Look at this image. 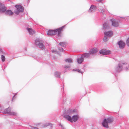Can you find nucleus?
<instances>
[{
  "instance_id": "nucleus-37",
  "label": "nucleus",
  "mask_w": 129,
  "mask_h": 129,
  "mask_svg": "<svg viewBox=\"0 0 129 129\" xmlns=\"http://www.w3.org/2000/svg\"><path fill=\"white\" fill-rule=\"evenodd\" d=\"M14 96H15V95H14V96H13V99H13V98H14Z\"/></svg>"
},
{
  "instance_id": "nucleus-10",
  "label": "nucleus",
  "mask_w": 129,
  "mask_h": 129,
  "mask_svg": "<svg viewBox=\"0 0 129 129\" xmlns=\"http://www.w3.org/2000/svg\"><path fill=\"white\" fill-rule=\"evenodd\" d=\"M7 9L4 5L2 3H0V12L4 13Z\"/></svg>"
},
{
  "instance_id": "nucleus-5",
  "label": "nucleus",
  "mask_w": 129,
  "mask_h": 129,
  "mask_svg": "<svg viewBox=\"0 0 129 129\" xmlns=\"http://www.w3.org/2000/svg\"><path fill=\"white\" fill-rule=\"evenodd\" d=\"M16 9L14 11V13L17 15H18L20 12L23 11V7L20 5H16L15 6Z\"/></svg>"
},
{
  "instance_id": "nucleus-30",
  "label": "nucleus",
  "mask_w": 129,
  "mask_h": 129,
  "mask_svg": "<svg viewBox=\"0 0 129 129\" xmlns=\"http://www.w3.org/2000/svg\"><path fill=\"white\" fill-rule=\"evenodd\" d=\"M32 129H38V128L37 127H35L34 126H30Z\"/></svg>"
},
{
  "instance_id": "nucleus-15",
  "label": "nucleus",
  "mask_w": 129,
  "mask_h": 129,
  "mask_svg": "<svg viewBox=\"0 0 129 129\" xmlns=\"http://www.w3.org/2000/svg\"><path fill=\"white\" fill-rule=\"evenodd\" d=\"M26 29L30 35H33L35 34V31L31 28H27Z\"/></svg>"
},
{
  "instance_id": "nucleus-34",
  "label": "nucleus",
  "mask_w": 129,
  "mask_h": 129,
  "mask_svg": "<svg viewBox=\"0 0 129 129\" xmlns=\"http://www.w3.org/2000/svg\"><path fill=\"white\" fill-rule=\"evenodd\" d=\"M102 0H97V1H98L99 2H101L102 1Z\"/></svg>"
},
{
  "instance_id": "nucleus-21",
  "label": "nucleus",
  "mask_w": 129,
  "mask_h": 129,
  "mask_svg": "<svg viewBox=\"0 0 129 129\" xmlns=\"http://www.w3.org/2000/svg\"><path fill=\"white\" fill-rule=\"evenodd\" d=\"M75 112V110H69L67 111V112L68 114H71Z\"/></svg>"
},
{
  "instance_id": "nucleus-29",
  "label": "nucleus",
  "mask_w": 129,
  "mask_h": 129,
  "mask_svg": "<svg viewBox=\"0 0 129 129\" xmlns=\"http://www.w3.org/2000/svg\"><path fill=\"white\" fill-rule=\"evenodd\" d=\"M105 11V10L103 9H101V12L102 14H104Z\"/></svg>"
},
{
  "instance_id": "nucleus-32",
  "label": "nucleus",
  "mask_w": 129,
  "mask_h": 129,
  "mask_svg": "<svg viewBox=\"0 0 129 129\" xmlns=\"http://www.w3.org/2000/svg\"><path fill=\"white\" fill-rule=\"evenodd\" d=\"M75 71H78V72H80V70L78 69H75Z\"/></svg>"
},
{
  "instance_id": "nucleus-4",
  "label": "nucleus",
  "mask_w": 129,
  "mask_h": 129,
  "mask_svg": "<svg viewBox=\"0 0 129 129\" xmlns=\"http://www.w3.org/2000/svg\"><path fill=\"white\" fill-rule=\"evenodd\" d=\"M113 120V119L111 118H109L107 119H105L102 123V124L103 126L106 128H108L109 126L108 124L111 123Z\"/></svg>"
},
{
  "instance_id": "nucleus-22",
  "label": "nucleus",
  "mask_w": 129,
  "mask_h": 129,
  "mask_svg": "<svg viewBox=\"0 0 129 129\" xmlns=\"http://www.w3.org/2000/svg\"><path fill=\"white\" fill-rule=\"evenodd\" d=\"M61 74V73L59 72H56L55 73V76L56 77H59Z\"/></svg>"
},
{
  "instance_id": "nucleus-36",
  "label": "nucleus",
  "mask_w": 129,
  "mask_h": 129,
  "mask_svg": "<svg viewBox=\"0 0 129 129\" xmlns=\"http://www.w3.org/2000/svg\"><path fill=\"white\" fill-rule=\"evenodd\" d=\"M60 125L61 126V127L62 128H63V126H62L61 125Z\"/></svg>"
},
{
  "instance_id": "nucleus-27",
  "label": "nucleus",
  "mask_w": 129,
  "mask_h": 129,
  "mask_svg": "<svg viewBox=\"0 0 129 129\" xmlns=\"http://www.w3.org/2000/svg\"><path fill=\"white\" fill-rule=\"evenodd\" d=\"M70 67V65H66L64 67V68L66 69H69Z\"/></svg>"
},
{
  "instance_id": "nucleus-9",
  "label": "nucleus",
  "mask_w": 129,
  "mask_h": 129,
  "mask_svg": "<svg viewBox=\"0 0 129 129\" xmlns=\"http://www.w3.org/2000/svg\"><path fill=\"white\" fill-rule=\"evenodd\" d=\"M111 22L112 25L114 27H117L119 25L118 22L114 19H112L110 20Z\"/></svg>"
},
{
  "instance_id": "nucleus-24",
  "label": "nucleus",
  "mask_w": 129,
  "mask_h": 129,
  "mask_svg": "<svg viewBox=\"0 0 129 129\" xmlns=\"http://www.w3.org/2000/svg\"><path fill=\"white\" fill-rule=\"evenodd\" d=\"M60 45L62 47H64L66 45V43L65 42H60L59 43Z\"/></svg>"
},
{
  "instance_id": "nucleus-6",
  "label": "nucleus",
  "mask_w": 129,
  "mask_h": 129,
  "mask_svg": "<svg viewBox=\"0 0 129 129\" xmlns=\"http://www.w3.org/2000/svg\"><path fill=\"white\" fill-rule=\"evenodd\" d=\"M3 113L13 116H17L18 115V114L17 113L11 112L10 110V108L9 107L8 108L5 109L3 112Z\"/></svg>"
},
{
  "instance_id": "nucleus-12",
  "label": "nucleus",
  "mask_w": 129,
  "mask_h": 129,
  "mask_svg": "<svg viewBox=\"0 0 129 129\" xmlns=\"http://www.w3.org/2000/svg\"><path fill=\"white\" fill-rule=\"evenodd\" d=\"M118 44L119 46V48L121 49H122L124 48L125 45V43L121 41L118 42Z\"/></svg>"
},
{
  "instance_id": "nucleus-25",
  "label": "nucleus",
  "mask_w": 129,
  "mask_h": 129,
  "mask_svg": "<svg viewBox=\"0 0 129 129\" xmlns=\"http://www.w3.org/2000/svg\"><path fill=\"white\" fill-rule=\"evenodd\" d=\"M49 123H47L43 125H42V126L43 127H46L48 126L49 125Z\"/></svg>"
},
{
  "instance_id": "nucleus-13",
  "label": "nucleus",
  "mask_w": 129,
  "mask_h": 129,
  "mask_svg": "<svg viewBox=\"0 0 129 129\" xmlns=\"http://www.w3.org/2000/svg\"><path fill=\"white\" fill-rule=\"evenodd\" d=\"M4 13L6 15L8 16H11L13 14V12L10 10H6Z\"/></svg>"
},
{
  "instance_id": "nucleus-18",
  "label": "nucleus",
  "mask_w": 129,
  "mask_h": 129,
  "mask_svg": "<svg viewBox=\"0 0 129 129\" xmlns=\"http://www.w3.org/2000/svg\"><path fill=\"white\" fill-rule=\"evenodd\" d=\"M110 27V25L107 22L105 23L103 25V29H108Z\"/></svg>"
},
{
  "instance_id": "nucleus-7",
  "label": "nucleus",
  "mask_w": 129,
  "mask_h": 129,
  "mask_svg": "<svg viewBox=\"0 0 129 129\" xmlns=\"http://www.w3.org/2000/svg\"><path fill=\"white\" fill-rule=\"evenodd\" d=\"M42 41L40 39H38L35 41L36 45H38L39 48L41 49H45V47L42 43Z\"/></svg>"
},
{
  "instance_id": "nucleus-11",
  "label": "nucleus",
  "mask_w": 129,
  "mask_h": 129,
  "mask_svg": "<svg viewBox=\"0 0 129 129\" xmlns=\"http://www.w3.org/2000/svg\"><path fill=\"white\" fill-rule=\"evenodd\" d=\"M113 32L112 31H105L104 33V35L108 36V37H110L113 35Z\"/></svg>"
},
{
  "instance_id": "nucleus-1",
  "label": "nucleus",
  "mask_w": 129,
  "mask_h": 129,
  "mask_svg": "<svg viewBox=\"0 0 129 129\" xmlns=\"http://www.w3.org/2000/svg\"><path fill=\"white\" fill-rule=\"evenodd\" d=\"M123 68L126 70H129V66L126 63L122 62H120L118 66L116 67L115 70L117 72H120L121 70Z\"/></svg>"
},
{
  "instance_id": "nucleus-3",
  "label": "nucleus",
  "mask_w": 129,
  "mask_h": 129,
  "mask_svg": "<svg viewBox=\"0 0 129 129\" xmlns=\"http://www.w3.org/2000/svg\"><path fill=\"white\" fill-rule=\"evenodd\" d=\"M65 118L71 122H75L78 119L79 116L78 115H75L72 116V118L68 115L65 116Z\"/></svg>"
},
{
  "instance_id": "nucleus-20",
  "label": "nucleus",
  "mask_w": 129,
  "mask_h": 129,
  "mask_svg": "<svg viewBox=\"0 0 129 129\" xmlns=\"http://www.w3.org/2000/svg\"><path fill=\"white\" fill-rule=\"evenodd\" d=\"M65 61L66 62L71 63L73 62V60L71 58H68L65 60Z\"/></svg>"
},
{
  "instance_id": "nucleus-19",
  "label": "nucleus",
  "mask_w": 129,
  "mask_h": 129,
  "mask_svg": "<svg viewBox=\"0 0 129 129\" xmlns=\"http://www.w3.org/2000/svg\"><path fill=\"white\" fill-rule=\"evenodd\" d=\"M90 54H91L89 53H85L82 55V56H84L83 58H84L85 57H89L90 56Z\"/></svg>"
},
{
  "instance_id": "nucleus-8",
  "label": "nucleus",
  "mask_w": 129,
  "mask_h": 129,
  "mask_svg": "<svg viewBox=\"0 0 129 129\" xmlns=\"http://www.w3.org/2000/svg\"><path fill=\"white\" fill-rule=\"evenodd\" d=\"M100 53L102 54L107 55L111 53L110 50H107L105 49H103L99 51Z\"/></svg>"
},
{
  "instance_id": "nucleus-31",
  "label": "nucleus",
  "mask_w": 129,
  "mask_h": 129,
  "mask_svg": "<svg viewBox=\"0 0 129 129\" xmlns=\"http://www.w3.org/2000/svg\"><path fill=\"white\" fill-rule=\"evenodd\" d=\"M59 51H63V49L62 48H60L59 49Z\"/></svg>"
},
{
  "instance_id": "nucleus-26",
  "label": "nucleus",
  "mask_w": 129,
  "mask_h": 129,
  "mask_svg": "<svg viewBox=\"0 0 129 129\" xmlns=\"http://www.w3.org/2000/svg\"><path fill=\"white\" fill-rule=\"evenodd\" d=\"M1 58L3 62H4L5 61V56H4L2 55L1 56Z\"/></svg>"
},
{
  "instance_id": "nucleus-16",
  "label": "nucleus",
  "mask_w": 129,
  "mask_h": 129,
  "mask_svg": "<svg viewBox=\"0 0 129 129\" xmlns=\"http://www.w3.org/2000/svg\"><path fill=\"white\" fill-rule=\"evenodd\" d=\"M84 57L83 56H82V55L80 57L77 59V62L78 63L81 64L83 61L84 60Z\"/></svg>"
},
{
  "instance_id": "nucleus-23",
  "label": "nucleus",
  "mask_w": 129,
  "mask_h": 129,
  "mask_svg": "<svg viewBox=\"0 0 129 129\" xmlns=\"http://www.w3.org/2000/svg\"><path fill=\"white\" fill-rule=\"evenodd\" d=\"M108 36L104 35V37L103 39V40L104 42H106L108 41Z\"/></svg>"
},
{
  "instance_id": "nucleus-17",
  "label": "nucleus",
  "mask_w": 129,
  "mask_h": 129,
  "mask_svg": "<svg viewBox=\"0 0 129 129\" xmlns=\"http://www.w3.org/2000/svg\"><path fill=\"white\" fill-rule=\"evenodd\" d=\"M96 9V7L94 5H91V7L89 10V12H91L94 11Z\"/></svg>"
},
{
  "instance_id": "nucleus-14",
  "label": "nucleus",
  "mask_w": 129,
  "mask_h": 129,
  "mask_svg": "<svg viewBox=\"0 0 129 129\" xmlns=\"http://www.w3.org/2000/svg\"><path fill=\"white\" fill-rule=\"evenodd\" d=\"M98 51V49L96 48H94L90 49L89 52L91 54H93L96 53Z\"/></svg>"
},
{
  "instance_id": "nucleus-35",
  "label": "nucleus",
  "mask_w": 129,
  "mask_h": 129,
  "mask_svg": "<svg viewBox=\"0 0 129 129\" xmlns=\"http://www.w3.org/2000/svg\"><path fill=\"white\" fill-rule=\"evenodd\" d=\"M52 52H53L55 53L56 52V51L55 50H53L52 51Z\"/></svg>"
},
{
  "instance_id": "nucleus-28",
  "label": "nucleus",
  "mask_w": 129,
  "mask_h": 129,
  "mask_svg": "<svg viewBox=\"0 0 129 129\" xmlns=\"http://www.w3.org/2000/svg\"><path fill=\"white\" fill-rule=\"evenodd\" d=\"M126 42L127 45L129 46V38L127 40Z\"/></svg>"
},
{
  "instance_id": "nucleus-2",
  "label": "nucleus",
  "mask_w": 129,
  "mask_h": 129,
  "mask_svg": "<svg viewBox=\"0 0 129 129\" xmlns=\"http://www.w3.org/2000/svg\"><path fill=\"white\" fill-rule=\"evenodd\" d=\"M65 26V25L61 27L56 29L55 30H49L48 31L47 35L48 36H52L55 35L58 32V36H59L61 33V31Z\"/></svg>"
},
{
  "instance_id": "nucleus-33",
  "label": "nucleus",
  "mask_w": 129,
  "mask_h": 129,
  "mask_svg": "<svg viewBox=\"0 0 129 129\" xmlns=\"http://www.w3.org/2000/svg\"><path fill=\"white\" fill-rule=\"evenodd\" d=\"M41 124V123H37V124H36V125H37V126H38V125H40Z\"/></svg>"
}]
</instances>
